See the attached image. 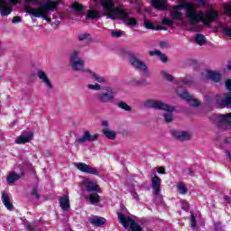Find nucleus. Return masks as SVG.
I'll list each match as a JSON object with an SVG mask.
<instances>
[{
	"label": "nucleus",
	"instance_id": "obj_38",
	"mask_svg": "<svg viewBox=\"0 0 231 231\" xmlns=\"http://www.w3.org/2000/svg\"><path fill=\"white\" fill-rule=\"evenodd\" d=\"M88 39H89V33H81L78 36L79 42L88 41Z\"/></svg>",
	"mask_w": 231,
	"mask_h": 231
},
{
	"label": "nucleus",
	"instance_id": "obj_19",
	"mask_svg": "<svg viewBox=\"0 0 231 231\" xmlns=\"http://www.w3.org/2000/svg\"><path fill=\"white\" fill-rule=\"evenodd\" d=\"M152 187L153 189V194H155V196H158L160 194V189L162 187V179H160V177L158 176H154L152 179Z\"/></svg>",
	"mask_w": 231,
	"mask_h": 231
},
{
	"label": "nucleus",
	"instance_id": "obj_2",
	"mask_svg": "<svg viewBox=\"0 0 231 231\" xmlns=\"http://www.w3.org/2000/svg\"><path fill=\"white\" fill-rule=\"evenodd\" d=\"M100 4L110 19L118 17V19H121L126 26H136L138 24L136 18L129 17L131 13H127L125 9H124V6L119 5L115 7V2L111 0H101Z\"/></svg>",
	"mask_w": 231,
	"mask_h": 231
},
{
	"label": "nucleus",
	"instance_id": "obj_45",
	"mask_svg": "<svg viewBox=\"0 0 231 231\" xmlns=\"http://www.w3.org/2000/svg\"><path fill=\"white\" fill-rule=\"evenodd\" d=\"M131 195L135 199V201H140V197L138 196V193H136L135 191H132Z\"/></svg>",
	"mask_w": 231,
	"mask_h": 231
},
{
	"label": "nucleus",
	"instance_id": "obj_27",
	"mask_svg": "<svg viewBox=\"0 0 231 231\" xmlns=\"http://www.w3.org/2000/svg\"><path fill=\"white\" fill-rule=\"evenodd\" d=\"M195 42L199 44V46H205L207 44V38L203 34H196Z\"/></svg>",
	"mask_w": 231,
	"mask_h": 231
},
{
	"label": "nucleus",
	"instance_id": "obj_50",
	"mask_svg": "<svg viewBox=\"0 0 231 231\" xmlns=\"http://www.w3.org/2000/svg\"><path fill=\"white\" fill-rule=\"evenodd\" d=\"M215 230L221 231V223L220 222H217V224H215Z\"/></svg>",
	"mask_w": 231,
	"mask_h": 231
},
{
	"label": "nucleus",
	"instance_id": "obj_14",
	"mask_svg": "<svg viewBox=\"0 0 231 231\" xmlns=\"http://www.w3.org/2000/svg\"><path fill=\"white\" fill-rule=\"evenodd\" d=\"M128 60L133 68L139 69V71H143V73H147V64H145V62L140 60L134 55H131Z\"/></svg>",
	"mask_w": 231,
	"mask_h": 231
},
{
	"label": "nucleus",
	"instance_id": "obj_1",
	"mask_svg": "<svg viewBox=\"0 0 231 231\" xmlns=\"http://www.w3.org/2000/svg\"><path fill=\"white\" fill-rule=\"evenodd\" d=\"M183 9L186 10L185 14L188 19L187 30L189 32H201L203 30L201 23L205 24V26H208L212 21H217L219 17V14L214 9L198 11L196 7H194V5L184 2L173 6L171 13V19H174V21H181V19H183V13L180 12V10Z\"/></svg>",
	"mask_w": 231,
	"mask_h": 231
},
{
	"label": "nucleus",
	"instance_id": "obj_12",
	"mask_svg": "<svg viewBox=\"0 0 231 231\" xmlns=\"http://www.w3.org/2000/svg\"><path fill=\"white\" fill-rule=\"evenodd\" d=\"M74 165L78 171H80V172H84L85 174H93L94 176H100L97 168H93L84 162H76Z\"/></svg>",
	"mask_w": 231,
	"mask_h": 231
},
{
	"label": "nucleus",
	"instance_id": "obj_54",
	"mask_svg": "<svg viewBox=\"0 0 231 231\" xmlns=\"http://www.w3.org/2000/svg\"><path fill=\"white\" fill-rule=\"evenodd\" d=\"M224 199L227 202V203H231V198L228 196H225Z\"/></svg>",
	"mask_w": 231,
	"mask_h": 231
},
{
	"label": "nucleus",
	"instance_id": "obj_47",
	"mask_svg": "<svg viewBox=\"0 0 231 231\" xmlns=\"http://www.w3.org/2000/svg\"><path fill=\"white\" fill-rule=\"evenodd\" d=\"M12 23H13L14 24H16L17 23H21V17H19V16H14V17L13 18V20H12Z\"/></svg>",
	"mask_w": 231,
	"mask_h": 231
},
{
	"label": "nucleus",
	"instance_id": "obj_32",
	"mask_svg": "<svg viewBox=\"0 0 231 231\" xmlns=\"http://www.w3.org/2000/svg\"><path fill=\"white\" fill-rule=\"evenodd\" d=\"M97 17H100V14L97 13V11L89 10L87 13V19H97Z\"/></svg>",
	"mask_w": 231,
	"mask_h": 231
},
{
	"label": "nucleus",
	"instance_id": "obj_5",
	"mask_svg": "<svg viewBox=\"0 0 231 231\" xmlns=\"http://www.w3.org/2000/svg\"><path fill=\"white\" fill-rule=\"evenodd\" d=\"M117 93L118 89L107 87L105 91L97 92L94 97L100 104H114L115 100H116Z\"/></svg>",
	"mask_w": 231,
	"mask_h": 231
},
{
	"label": "nucleus",
	"instance_id": "obj_39",
	"mask_svg": "<svg viewBox=\"0 0 231 231\" xmlns=\"http://www.w3.org/2000/svg\"><path fill=\"white\" fill-rule=\"evenodd\" d=\"M223 32H224L225 35L231 37V27L224 26Z\"/></svg>",
	"mask_w": 231,
	"mask_h": 231
},
{
	"label": "nucleus",
	"instance_id": "obj_22",
	"mask_svg": "<svg viewBox=\"0 0 231 231\" xmlns=\"http://www.w3.org/2000/svg\"><path fill=\"white\" fill-rule=\"evenodd\" d=\"M88 221L91 225H94V226H102V225H106V218L102 217H92Z\"/></svg>",
	"mask_w": 231,
	"mask_h": 231
},
{
	"label": "nucleus",
	"instance_id": "obj_42",
	"mask_svg": "<svg viewBox=\"0 0 231 231\" xmlns=\"http://www.w3.org/2000/svg\"><path fill=\"white\" fill-rule=\"evenodd\" d=\"M111 35L112 37H116V38L122 37V32L121 31L112 32Z\"/></svg>",
	"mask_w": 231,
	"mask_h": 231
},
{
	"label": "nucleus",
	"instance_id": "obj_36",
	"mask_svg": "<svg viewBox=\"0 0 231 231\" xmlns=\"http://www.w3.org/2000/svg\"><path fill=\"white\" fill-rule=\"evenodd\" d=\"M182 84H186V86H190L192 84V77L188 76L181 79Z\"/></svg>",
	"mask_w": 231,
	"mask_h": 231
},
{
	"label": "nucleus",
	"instance_id": "obj_44",
	"mask_svg": "<svg viewBox=\"0 0 231 231\" xmlns=\"http://www.w3.org/2000/svg\"><path fill=\"white\" fill-rule=\"evenodd\" d=\"M163 24H167L168 26H172L173 23H172V20L171 19H164L162 21Z\"/></svg>",
	"mask_w": 231,
	"mask_h": 231
},
{
	"label": "nucleus",
	"instance_id": "obj_28",
	"mask_svg": "<svg viewBox=\"0 0 231 231\" xmlns=\"http://www.w3.org/2000/svg\"><path fill=\"white\" fill-rule=\"evenodd\" d=\"M21 174L11 172L7 176V182L14 183V181H17V180H21Z\"/></svg>",
	"mask_w": 231,
	"mask_h": 231
},
{
	"label": "nucleus",
	"instance_id": "obj_53",
	"mask_svg": "<svg viewBox=\"0 0 231 231\" xmlns=\"http://www.w3.org/2000/svg\"><path fill=\"white\" fill-rule=\"evenodd\" d=\"M101 125H103L104 127H107V125H109V123L107 121H103L101 122Z\"/></svg>",
	"mask_w": 231,
	"mask_h": 231
},
{
	"label": "nucleus",
	"instance_id": "obj_10",
	"mask_svg": "<svg viewBox=\"0 0 231 231\" xmlns=\"http://www.w3.org/2000/svg\"><path fill=\"white\" fill-rule=\"evenodd\" d=\"M216 106L219 109H225V107H231V92L218 96L216 98Z\"/></svg>",
	"mask_w": 231,
	"mask_h": 231
},
{
	"label": "nucleus",
	"instance_id": "obj_13",
	"mask_svg": "<svg viewBox=\"0 0 231 231\" xmlns=\"http://www.w3.org/2000/svg\"><path fill=\"white\" fill-rule=\"evenodd\" d=\"M177 95H179L180 98L187 100L188 104H189V106H193V107H198V106L200 105L199 101L194 98L192 96H190L189 92H181V88H177Z\"/></svg>",
	"mask_w": 231,
	"mask_h": 231
},
{
	"label": "nucleus",
	"instance_id": "obj_25",
	"mask_svg": "<svg viewBox=\"0 0 231 231\" xmlns=\"http://www.w3.org/2000/svg\"><path fill=\"white\" fill-rule=\"evenodd\" d=\"M103 134H105L108 140H115V138H116V133L108 127L103 129Z\"/></svg>",
	"mask_w": 231,
	"mask_h": 231
},
{
	"label": "nucleus",
	"instance_id": "obj_29",
	"mask_svg": "<svg viewBox=\"0 0 231 231\" xmlns=\"http://www.w3.org/2000/svg\"><path fill=\"white\" fill-rule=\"evenodd\" d=\"M88 200L92 205H95V203H98V201H100V196H98L97 193H92L88 196Z\"/></svg>",
	"mask_w": 231,
	"mask_h": 231
},
{
	"label": "nucleus",
	"instance_id": "obj_11",
	"mask_svg": "<svg viewBox=\"0 0 231 231\" xmlns=\"http://www.w3.org/2000/svg\"><path fill=\"white\" fill-rule=\"evenodd\" d=\"M19 0H0V14L2 17H6L12 14L11 5H17Z\"/></svg>",
	"mask_w": 231,
	"mask_h": 231
},
{
	"label": "nucleus",
	"instance_id": "obj_7",
	"mask_svg": "<svg viewBox=\"0 0 231 231\" xmlns=\"http://www.w3.org/2000/svg\"><path fill=\"white\" fill-rule=\"evenodd\" d=\"M80 51L74 50L70 53V65L73 71H85L88 73L90 69L84 68V60L79 58Z\"/></svg>",
	"mask_w": 231,
	"mask_h": 231
},
{
	"label": "nucleus",
	"instance_id": "obj_48",
	"mask_svg": "<svg viewBox=\"0 0 231 231\" xmlns=\"http://www.w3.org/2000/svg\"><path fill=\"white\" fill-rule=\"evenodd\" d=\"M32 196H34V198H39V193H38L37 188H34L32 190Z\"/></svg>",
	"mask_w": 231,
	"mask_h": 231
},
{
	"label": "nucleus",
	"instance_id": "obj_35",
	"mask_svg": "<svg viewBox=\"0 0 231 231\" xmlns=\"http://www.w3.org/2000/svg\"><path fill=\"white\" fill-rule=\"evenodd\" d=\"M178 191L180 192V194H187V187H185V185H183L182 183H180L178 185Z\"/></svg>",
	"mask_w": 231,
	"mask_h": 231
},
{
	"label": "nucleus",
	"instance_id": "obj_40",
	"mask_svg": "<svg viewBox=\"0 0 231 231\" xmlns=\"http://www.w3.org/2000/svg\"><path fill=\"white\" fill-rule=\"evenodd\" d=\"M191 228H196V226H198V224L196 223V217L194 215H191Z\"/></svg>",
	"mask_w": 231,
	"mask_h": 231
},
{
	"label": "nucleus",
	"instance_id": "obj_18",
	"mask_svg": "<svg viewBox=\"0 0 231 231\" xmlns=\"http://www.w3.org/2000/svg\"><path fill=\"white\" fill-rule=\"evenodd\" d=\"M171 134L180 142H185L191 136L190 133L180 130H171Z\"/></svg>",
	"mask_w": 231,
	"mask_h": 231
},
{
	"label": "nucleus",
	"instance_id": "obj_23",
	"mask_svg": "<svg viewBox=\"0 0 231 231\" xmlns=\"http://www.w3.org/2000/svg\"><path fill=\"white\" fill-rule=\"evenodd\" d=\"M206 78L213 80V82H219L221 80V74L214 70H208L206 74Z\"/></svg>",
	"mask_w": 231,
	"mask_h": 231
},
{
	"label": "nucleus",
	"instance_id": "obj_9",
	"mask_svg": "<svg viewBox=\"0 0 231 231\" xmlns=\"http://www.w3.org/2000/svg\"><path fill=\"white\" fill-rule=\"evenodd\" d=\"M118 219L124 228H129L132 231H143V228L140 226L131 217H127L122 213H118Z\"/></svg>",
	"mask_w": 231,
	"mask_h": 231
},
{
	"label": "nucleus",
	"instance_id": "obj_59",
	"mask_svg": "<svg viewBox=\"0 0 231 231\" xmlns=\"http://www.w3.org/2000/svg\"><path fill=\"white\" fill-rule=\"evenodd\" d=\"M181 1H185V0H181ZM199 3H201V5H205V0H199Z\"/></svg>",
	"mask_w": 231,
	"mask_h": 231
},
{
	"label": "nucleus",
	"instance_id": "obj_15",
	"mask_svg": "<svg viewBox=\"0 0 231 231\" xmlns=\"http://www.w3.org/2000/svg\"><path fill=\"white\" fill-rule=\"evenodd\" d=\"M100 135L98 134L89 133V131H85L83 135L76 140L77 143H86V142H97Z\"/></svg>",
	"mask_w": 231,
	"mask_h": 231
},
{
	"label": "nucleus",
	"instance_id": "obj_3",
	"mask_svg": "<svg viewBox=\"0 0 231 231\" xmlns=\"http://www.w3.org/2000/svg\"><path fill=\"white\" fill-rule=\"evenodd\" d=\"M60 5V2L58 0H45V2L37 8H33L30 5L25 6L26 14H30L33 17H42L47 23H51V18L48 17L51 12L57 10V6Z\"/></svg>",
	"mask_w": 231,
	"mask_h": 231
},
{
	"label": "nucleus",
	"instance_id": "obj_57",
	"mask_svg": "<svg viewBox=\"0 0 231 231\" xmlns=\"http://www.w3.org/2000/svg\"><path fill=\"white\" fill-rule=\"evenodd\" d=\"M188 174H189L190 176H194V171H192V170H189Z\"/></svg>",
	"mask_w": 231,
	"mask_h": 231
},
{
	"label": "nucleus",
	"instance_id": "obj_37",
	"mask_svg": "<svg viewBox=\"0 0 231 231\" xmlns=\"http://www.w3.org/2000/svg\"><path fill=\"white\" fill-rule=\"evenodd\" d=\"M71 8H73V10H76L77 12H80L82 11V5L75 2L71 5Z\"/></svg>",
	"mask_w": 231,
	"mask_h": 231
},
{
	"label": "nucleus",
	"instance_id": "obj_46",
	"mask_svg": "<svg viewBox=\"0 0 231 231\" xmlns=\"http://www.w3.org/2000/svg\"><path fill=\"white\" fill-rule=\"evenodd\" d=\"M226 88L227 89V91H231V79H227L226 81Z\"/></svg>",
	"mask_w": 231,
	"mask_h": 231
},
{
	"label": "nucleus",
	"instance_id": "obj_21",
	"mask_svg": "<svg viewBox=\"0 0 231 231\" xmlns=\"http://www.w3.org/2000/svg\"><path fill=\"white\" fill-rule=\"evenodd\" d=\"M152 5L156 10H167V0H152Z\"/></svg>",
	"mask_w": 231,
	"mask_h": 231
},
{
	"label": "nucleus",
	"instance_id": "obj_17",
	"mask_svg": "<svg viewBox=\"0 0 231 231\" xmlns=\"http://www.w3.org/2000/svg\"><path fill=\"white\" fill-rule=\"evenodd\" d=\"M83 185L86 188L87 192H100V187L95 180L85 179L83 180Z\"/></svg>",
	"mask_w": 231,
	"mask_h": 231
},
{
	"label": "nucleus",
	"instance_id": "obj_55",
	"mask_svg": "<svg viewBox=\"0 0 231 231\" xmlns=\"http://www.w3.org/2000/svg\"><path fill=\"white\" fill-rule=\"evenodd\" d=\"M167 46H168V44H167L166 42H161V47H162V48H167Z\"/></svg>",
	"mask_w": 231,
	"mask_h": 231
},
{
	"label": "nucleus",
	"instance_id": "obj_58",
	"mask_svg": "<svg viewBox=\"0 0 231 231\" xmlns=\"http://www.w3.org/2000/svg\"><path fill=\"white\" fill-rule=\"evenodd\" d=\"M227 69H230V70H231V61H229V62L227 63Z\"/></svg>",
	"mask_w": 231,
	"mask_h": 231
},
{
	"label": "nucleus",
	"instance_id": "obj_20",
	"mask_svg": "<svg viewBox=\"0 0 231 231\" xmlns=\"http://www.w3.org/2000/svg\"><path fill=\"white\" fill-rule=\"evenodd\" d=\"M2 201L7 210H14V205L10 201V195L8 193L2 192Z\"/></svg>",
	"mask_w": 231,
	"mask_h": 231
},
{
	"label": "nucleus",
	"instance_id": "obj_52",
	"mask_svg": "<svg viewBox=\"0 0 231 231\" xmlns=\"http://www.w3.org/2000/svg\"><path fill=\"white\" fill-rule=\"evenodd\" d=\"M157 172H158L159 174H165V168L160 167V168L157 170Z\"/></svg>",
	"mask_w": 231,
	"mask_h": 231
},
{
	"label": "nucleus",
	"instance_id": "obj_8",
	"mask_svg": "<svg viewBox=\"0 0 231 231\" xmlns=\"http://www.w3.org/2000/svg\"><path fill=\"white\" fill-rule=\"evenodd\" d=\"M87 73H89L91 75L92 80L95 82H97V84H88L87 86L88 89H91L92 91H100L102 89V86L100 84H107V79L104 78L103 76L95 73L93 70H86Z\"/></svg>",
	"mask_w": 231,
	"mask_h": 231
},
{
	"label": "nucleus",
	"instance_id": "obj_34",
	"mask_svg": "<svg viewBox=\"0 0 231 231\" xmlns=\"http://www.w3.org/2000/svg\"><path fill=\"white\" fill-rule=\"evenodd\" d=\"M162 77L168 80V82H172V76L171 74H168L167 70H162L161 71Z\"/></svg>",
	"mask_w": 231,
	"mask_h": 231
},
{
	"label": "nucleus",
	"instance_id": "obj_6",
	"mask_svg": "<svg viewBox=\"0 0 231 231\" xmlns=\"http://www.w3.org/2000/svg\"><path fill=\"white\" fill-rule=\"evenodd\" d=\"M210 121L216 125H218L219 129L226 131L231 125V113L214 114L210 116Z\"/></svg>",
	"mask_w": 231,
	"mask_h": 231
},
{
	"label": "nucleus",
	"instance_id": "obj_33",
	"mask_svg": "<svg viewBox=\"0 0 231 231\" xmlns=\"http://www.w3.org/2000/svg\"><path fill=\"white\" fill-rule=\"evenodd\" d=\"M117 106L119 107V109H124V111H131V107L125 102H119L117 104Z\"/></svg>",
	"mask_w": 231,
	"mask_h": 231
},
{
	"label": "nucleus",
	"instance_id": "obj_26",
	"mask_svg": "<svg viewBox=\"0 0 231 231\" xmlns=\"http://www.w3.org/2000/svg\"><path fill=\"white\" fill-rule=\"evenodd\" d=\"M33 138V134H29L25 136H19L16 140V143L21 144V143H28L30 140Z\"/></svg>",
	"mask_w": 231,
	"mask_h": 231
},
{
	"label": "nucleus",
	"instance_id": "obj_41",
	"mask_svg": "<svg viewBox=\"0 0 231 231\" xmlns=\"http://www.w3.org/2000/svg\"><path fill=\"white\" fill-rule=\"evenodd\" d=\"M162 51H151L149 52V55H151V57L154 56V55H157V57H161L162 56Z\"/></svg>",
	"mask_w": 231,
	"mask_h": 231
},
{
	"label": "nucleus",
	"instance_id": "obj_16",
	"mask_svg": "<svg viewBox=\"0 0 231 231\" xmlns=\"http://www.w3.org/2000/svg\"><path fill=\"white\" fill-rule=\"evenodd\" d=\"M37 77L40 79V80H42L44 86H46L49 91H53V84H51V80H50V78L46 72L43 70H38Z\"/></svg>",
	"mask_w": 231,
	"mask_h": 231
},
{
	"label": "nucleus",
	"instance_id": "obj_31",
	"mask_svg": "<svg viewBox=\"0 0 231 231\" xmlns=\"http://www.w3.org/2000/svg\"><path fill=\"white\" fill-rule=\"evenodd\" d=\"M24 5V10L26 11V6H30V5H41L42 6V2L41 0H23Z\"/></svg>",
	"mask_w": 231,
	"mask_h": 231
},
{
	"label": "nucleus",
	"instance_id": "obj_49",
	"mask_svg": "<svg viewBox=\"0 0 231 231\" xmlns=\"http://www.w3.org/2000/svg\"><path fill=\"white\" fill-rule=\"evenodd\" d=\"M182 208L183 210H189V202L182 201Z\"/></svg>",
	"mask_w": 231,
	"mask_h": 231
},
{
	"label": "nucleus",
	"instance_id": "obj_30",
	"mask_svg": "<svg viewBox=\"0 0 231 231\" xmlns=\"http://www.w3.org/2000/svg\"><path fill=\"white\" fill-rule=\"evenodd\" d=\"M143 23L146 30H156V26L154 25V23H152V22L149 21V19L144 18Z\"/></svg>",
	"mask_w": 231,
	"mask_h": 231
},
{
	"label": "nucleus",
	"instance_id": "obj_24",
	"mask_svg": "<svg viewBox=\"0 0 231 231\" xmlns=\"http://www.w3.org/2000/svg\"><path fill=\"white\" fill-rule=\"evenodd\" d=\"M60 207L65 211L69 209V196L64 195L63 197L60 198Z\"/></svg>",
	"mask_w": 231,
	"mask_h": 231
},
{
	"label": "nucleus",
	"instance_id": "obj_51",
	"mask_svg": "<svg viewBox=\"0 0 231 231\" xmlns=\"http://www.w3.org/2000/svg\"><path fill=\"white\" fill-rule=\"evenodd\" d=\"M162 62H167V56H165L163 53L159 56Z\"/></svg>",
	"mask_w": 231,
	"mask_h": 231
},
{
	"label": "nucleus",
	"instance_id": "obj_4",
	"mask_svg": "<svg viewBox=\"0 0 231 231\" xmlns=\"http://www.w3.org/2000/svg\"><path fill=\"white\" fill-rule=\"evenodd\" d=\"M144 106L145 107H152L153 109H161L162 111H165L162 116L167 124H171V122L174 120V116L172 114V112L174 111L173 106H171L163 103L162 101L148 100L145 102Z\"/></svg>",
	"mask_w": 231,
	"mask_h": 231
},
{
	"label": "nucleus",
	"instance_id": "obj_56",
	"mask_svg": "<svg viewBox=\"0 0 231 231\" xmlns=\"http://www.w3.org/2000/svg\"><path fill=\"white\" fill-rule=\"evenodd\" d=\"M226 155L227 156L228 160L231 162V153H230V152L226 151Z\"/></svg>",
	"mask_w": 231,
	"mask_h": 231
},
{
	"label": "nucleus",
	"instance_id": "obj_43",
	"mask_svg": "<svg viewBox=\"0 0 231 231\" xmlns=\"http://www.w3.org/2000/svg\"><path fill=\"white\" fill-rule=\"evenodd\" d=\"M132 5H136L137 6H142V0H131Z\"/></svg>",
	"mask_w": 231,
	"mask_h": 231
}]
</instances>
